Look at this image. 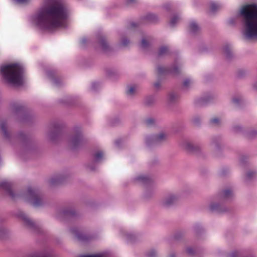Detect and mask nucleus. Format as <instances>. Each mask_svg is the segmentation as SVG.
<instances>
[{
    "label": "nucleus",
    "instance_id": "23",
    "mask_svg": "<svg viewBox=\"0 0 257 257\" xmlns=\"http://www.w3.org/2000/svg\"><path fill=\"white\" fill-rule=\"evenodd\" d=\"M232 194V192L230 190H226L224 191L223 195L225 197H228Z\"/></svg>",
    "mask_w": 257,
    "mask_h": 257
},
{
    "label": "nucleus",
    "instance_id": "16",
    "mask_svg": "<svg viewBox=\"0 0 257 257\" xmlns=\"http://www.w3.org/2000/svg\"><path fill=\"white\" fill-rule=\"evenodd\" d=\"M179 21V18L178 17H173L170 22V24L171 26L173 27L175 25L178 23Z\"/></svg>",
    "mask_w": 257,
    "mask_h": 257
},
{
    "label": "nucleus",
    "instance_id": "4",
    "mask_svg": "<svg viewBox=\"0 0 257 257\" xmlns=\"http://www.w3.org/2000/svg\"><path fill=\"white\" fill-rule=\"evenodd\" d=\"M23 197L27 201L33 203L35 206H40L42 204V199L39 191L32 187H29Z\"/></svg>",
    "mask_w": 257,
    "mask_h": 257
},
{
    "label": "nucleus",
    "instance_id": "9",
    "mask_svg": "<svg viewBox=\"0 0 257 257\" xmlns=\"http://www.w3.org/2000/svg\"><path fill=\"white\" fill-rule=\"evenodd\" d=\"M167 136L165 134L161 133L155 137L154 140V142L156 143H160L165 140Z\"/></svg>",
    "mask_w": 257,
    "mask_h": 257
},
{
    "label": "nucleus",
    "instance_id": "20",
    "mask_svg": "<svg viewBox=\"0 0 257 257\" xmlns=\"http://www.w3.org/2000/svg\"><path fill=\"white\" fill-rule=\"evenodd\" d=\"M149 46V43L146 39H143L141 42V47L143 49H146Z\"/></svg>",
    "mask_w": 257,
    "mask_h": 257
},
{
    "label": "nucleus",
    "instance_id": "38",
    "mask_svg": "<svg viewBox=\"0 0 257 257\" xmlns=\"http://www.w3.org/2000/svg\"><path fill=\"white\" fill-rule=\"evenodd\" d=\"M102 46L104 49H105L107 46L106 43L104 41H102Z\"/></svg>",
    "mask_w": 257,
    "mask_h": 257
},
{
    "label": "nucleus",
    "instance_id": "26",
    "mask_svg": "<svg viewBox=\"0 0 257 257\" xmlns=\"http://www.w3.org/2000/svg\"><path fill=\"white\" fill-rule=\"evenodd\" d=\"M219 205L217 204H211L210 206V208L211 210H218Z\"/></svg>",
    "mask_w": 257,
    "mask_h": 257
},
{
    "label": "nucleus",
    "instance_id": "35",
    "mask_svg": "<svg viewBox=\"0 0 257 257\" xmlns=\"http://www.w3.org/2000/svg\"><path fill=\"white\" fill-rule=\"evenodd\" d=\"M240 99L239 98H234L232 99V101L234 103H238L240 101Z\"/></svg>",
    "mask_w": 257,
    "mask_h": 257
},
{
    "label": "nucleus",
    "instance_id": "28",
    "mask_svg": "<svg viewBox=\"0 0 257 257\" xmlns=\"http://www.w3.org/2000/svg\"><path fill=\"white\" fill-rule=\"evenodd\" d=\"M139 180L142 181L143 182H146L148 179L147 177L144 176H139L138 178Z\"/></svg>",
    "mask_w": 257,
    "mask_h": 257
},
{
    "label": "nucleus",
    "instance_id": "36",
    "mask_svg": "<svg viewBox=\"0 0 257 257\" xmlns=\"http://www.w3.org/2000/svg\"><path fill=\"white\" fill-rule=\"evenodd\" d=\"M230 257H238V254L237 252H234L230 254Z\"/></svg>",
    "mask_w": 257,
    "mask_h": 257
},
{
    "label": "nucleus",
    "instance_id": "40",
    "mask_svg": "<svg viewBox=\"0 0 257 257\" xmlns=\"http://www.w3.org/2000/svg\"><path fill=\"white\" fill-rule=\"evenodd\" d=\"M131 26H132V27H136V24L135 23H131Z\"/></svg>",
    "mask_w": 257,
    "mask_h": 257
},
{
    "label": "nucleus",
    "instance_id": "12",
    "mask_svg": "<svg viewBox=\"0 0 257 257\" xmlns=\"http://www.w3.org/2000/svg\"><path fill=\"white\" fill-rule=\"evenodd\" d=\"M176 198L173 195H171L167 198L164 202V204L166 205H170L173 204L176 200Z\"/></svg>",
    "mask_w": 257,
    "mask_h": 257
},
{
    "label": "nucleus",
    "instance_id": "34",
    "mask_svg": "<svg viewBox=\"0 0 257 257\" xmlns=\"http://www.w3.org/2000/svg\"><path fill=\"white\" fill-rule=\"evenodd\" d=\"M137 0H127V4L131 5L136 3Z\"/></svg>",
    "mask_w": 257,
    "mask_h": 257
},
{
    "label": "nucleus",
    "instance_id": "13",
    "mask_svg": "<svg viewBox=\"0 0 257 257\" xmlns=\"http://www.w3.org/2000/svg\"><path fill=\"white\" fill-rule=\"evenodd\" d=\"M103 156V153L101 151H98L96 152L94 155L95 161L97 162L100 161Z\"/></svg>",
    "mask_w": 257,
    "mask_h": 257
},
{
    "label": "nucleus",
    "instance_id": "25",
    "mask_svg": "<svg viewBox=\"0 0 257 257\" xmlns=\"http://www.w3.org/2000/svg\"><path fill=\"white\" fill-rule=\"evenodd\" d=\"M154 122V121L153 119L152 118H149V119H147L146 121H145V123L146 124L149 126V125H151V124H153Z\"/></svg>",
    "mask_w": 257,
    "mask_h": 257
},
{
    "label": "nucleus",
    "instance_id": "1",
    "mask_svg": "<svg viewBox=\"0 0 257 257\" xmlns=\"http://www.w3.org/2000/svg\"><path fill=\"white\" fill-rule=\"evenodd\" d=\"M68 16V9L60 0H44L33 21L41 29L52 30L64 27Z\"/></svg>",
    "mask_w": 257,
    "mask_h": 257
},
{
    "label": "nucleus",
    "instance_id": "7",
    "mask_svg": "<svg viewBox=\"0 0 257 257\" xmlns=\"http://www.w3.org/2000/svg\"><path fill=\"white\" fill-rule=\"evenodd\" d=\"M82 137L80 134H76L71 140V145L73 148L77 147L81 143Z\"/></svg>",
    "mask_w": 257,
    "mask_h": 257
},
{
    "label": "nucleus",
    "instance_id": "6",
    "mask_svg": "<svg viewBox=\"0 0 257 257\" xmlns=\"http://www.w3.org/2000/svg\"><path fill=\"white\" fill-rule=\"evenodd\" d=\"M19 216L20 218L24 221L25 223L27 226L31 227H33L35 226V223L34 222L30 220L24 213H20Z\"/></svg>",
    "mask_w": 257,
    "mask_h": 257
},
{
    "label": "nucleus",
    "instance_id": "17",
    "mask_svg": "<svg viewBox=\"0 0 257 257\" xmlns=\"http://www.w3.org/2000/svg\"><path fill=\"white\" fill-rule=\"evenodd\" d=\"M28 257H53L52 255L50 254H31Z\"/></svg>",
    "mask_w": 257,
    "mask_h": 257
},
{
    "label": "nucleus",
    "instance_id": "39",
    "mask_svg": "<svg viewBox=\"0 0 257 257\" xmlns=\"http://www.w3.org/2000/svg\"><path fill=\"white\" fill-rule=\"evenodd\" d=\"M154 86L156 88H158L160 87V83L159 82H156L154 84Z\"/></svg>",
    "mask_w": 257,
    "mask_h": 257
},
{
    "label": "nucleus",
    "instance_id": "8",
    "mask_svg": "<svg viewBox=\"0 0 257 257\" xmlns=\"http://www.w3.org/2000/svg\"><path fill=\"white\" fill-rule=\"evenodd\" d=\"M0 132L5 138L8 137V133L7 131L6 122L5 121H0Z\"/></svg>",
    "mask_w": 257,
    "mask_h": 257
},
{
    "label": "nucleus",
    "instance_id": "21",
    "mask_svg": "<svg viewBox=\"0 0 257 257\" xmlns=\"http://www.w3.org/2000/svg\"><path fill=\"white\" fill-rule=\"evenodd\" d=\"M220 120L218 118L214 117L210 120V123L214 125H217L219 123Z\"/></svg>",
    "mask_w": 257,
    "mask_h": 257
},
{
    "label": "nucleus",
    "instance_id": "5",
    "mask_svg": "<svg viewBox=\"0 0 257 257\" xmlns=\"http://www.w3.org/2000/svg\"><path fill=\"white\" fill-rule=\"evenodd\" d=\"M0 188L5 189L8 194L12 197H14V194L12 190L11 184L6 181L0 183Z\"/></svg>",
    "mask_w": 257,
    "mask_h": 257
},
{
    "label": "nucleus",
    "instance_id": "29",
    "mask_svg": "<svg viewBox=\"0 0 257 257\" xmlns=\"http://www.w3.org/2000/svg\"><path fill=\"white\" fill-rule=\"evenodd\" d=\"M191 83V81L189 79L185 80L183 82V85L185 87H188Z\"/></svg>",
    "mask_w": 257,
    "mask_h": 257
},
{
    "label": "nucleus",
    "instance_id": "18",
    "mask_svg": "<svg viewBox=\"0 0 257 257\" xmlns=\"http://www.w3.org/2000/svg\"><path fill=\"white\" fill-rule=\"evenodd\" d=\"M219 7V5L215 3H212L210 5V9L212 12H215Z\"/></svg>",
    "mask_w": 257,
    "mask_h": 257
},
{
    "label": "nucleus",
    "instance_id": "42",
    "mask_svg": "<svg viewBox=\"0 0 257 257\" xmlns=\"http://www.w3.org/2000/svg\"><path fill=\"white\" fill-rule=\"evenodd\" d=\"M51 183H54L53 181L52 180Z\"/></svg>",
    "mask_w": 257,
    "mask_h": 257
},
{
    "label": "nucleus",
    "instance_id": "33",
    "mask_svg": "<svg viewBox=\"0 0 257 257\" xmlns=\"http://www.w3.org/2000/svg\"><path fill=\"white\" fill-rule=\"evenodd\" d=\"M254 174V173L253 172H248L247 174V178H248V179L251 178L252 177V176Z\"/></svg>",
    "mask_w": 257,
    "mask_h": 257
},
{
    "label": "nucleus",
    "instance_id": "19",
    "mask_svg": "<svg viewBox=\"0 0 257 257\" xmlns=\"http://www.w3.org/2000/svg\"><path fill=\"white\" fill-rule=\"evenodd\" d=\"M158 73L159 74L161 75L167 72L168 70L162 67H159L157 69Z\"/></svg>",
    "mask_w": 257,
    "mask_h": 257
},
{
    "label": "nucleus",
    "instance_id": "15",
    "mask_svg": "<svg viewBox=\"0 0 257 257\" xmlns=\"http://www.w3.org/2000/svg\"><path fill=\"white\" fill-rule=\"evenodd\" d=\"M168 49L166 47H161L159 52V55L162 56L164 54H166L168 53Z\"/></svg>",
    "mask_w": 257,
    "mask_h": 257
},
{
    "label": "nucleus",
    "instance_id": "10",
    "mask_svg": "<svg viewBox=\"0 0 257 257\" xmlns=\"http://www.w3.org/2000/svg\"><path fill=\"white\" fill-rule=\"evenodd\" d=\"M72 232L74 234H75L77 238L79 240L84 241L87 239V236L82 234L78 230H73Z\"/></svg>",
    "mask_w": 257,
    "mask_h": 257
},
{
    "label": "nucleus",
    "instance_id": "41",
    "mask_svg": "<svg viewBox=\"0 0 257 257\" xmlns=\"http://www.w3.org/2000/svg\"><path fill=\"white\" fill-rule=\"evenodd\" d=\"M255 88L257 89V84L255 85Z\"/></svg>",
    "mask_w": 257,
    "mask_h": 257
},
{
    "label": "nucleus",
    "instance_id": "37",
    "mask_svg": "<svg viewBox=\"0 0 257 257\" xmlns=\"http://www.w3.org/2000/svg\"><path fill=\"white\" fill-rule=\"evenodd\" d=\"M187 252L188 253L191 254L193 253V250L191 248H188L187 249Z\"/></svg>",
    "mask_w": 257,
    "mask_h": 257
},
{
    "label": "nucleus",
    "instance_id": "30",
    "mask_svg": "<svg viewBox=\"0 0 257 257\" xmlns=\"http://www.w3.org/2000/svg\"><path fill=\"white\" fill-rule=\"evenodd\" d=\"M155 255L156 252L154 250H152L148 253V257H154Z\"/></svg>",
    "mask_w": 257,
    "mask_h": 257
},
{
    "label": "nucleus",
    "instance_id": "27",
    "mask_svg": "<svg viewBox=\"0 0 257 257\" xmlns=\"http://www.w3.org/2000/svg\"><path fill=\"white\" fill-rule=\"evenodd\" d=\"M176 95L173 93H171L169 94V98L171 101H174L175 99Z\"/></svg>",
    "mask_w": 257,
    "mask_h": 257
},
{
    "label": "nucleus",
    "instance_id": "22",
    "mask_svg": "<svg viewBox=\"0 0 257 257\" xmlns=\"http://www.w3.org/2000/svg\"><path fill=\"white\" fill-rule=\"evenodd\" d=\"M78 257H103L101 254H94V255H80Z\"/></svg>",
    "mask_w": 257,
    "mask_h": 257
},
{
    "label": "nucleus",
    "instance_id": "2",
    "mask_svg": "<svg viewBox=\"0 0 257 257\" xmlns=\"http://www.w3.org/2000/svg\"><path fill=\"white\" fill-rule=\"evenodd\" d=\"M240 14L243 17V35L247 39H257V5L249 4L244 6Z\"/></svg>",
    "mask_w": 257,
    "mask_h": 257
},
{
    "label": "nucleus",
    "instance_id": "24",
    "mask_svg": "<svg viewBox=\"0 0 257 257\" xmlns=\"http://www.w3.org/2000/svg\"><path fill=\"white\" fill-rule=\"evenodd\" d=\"M185 148L188 151H193V146L191 144L187 143L186 144Z\"/></svg>",
    "mask_w": 257,
    "mask_h": 257
},
{
    "label": "nucleus",
    "instance_id": "31",
    "mask_svg": "<svg viewBox=\"0 0 257 257\" xmlns=\"http://www.w3.org/2000/svg\"><path fill=\"white\" fill-rule=\"evenodd\" d=\"M18 3L20 4H26L28 3L30 0H16Z\"/></svg>",
    "mask_w": 257,
    "mask_h": 257
},
{
    "label": "nucleus",
    "instance_id": "11",
    "mask_svg": "<svg viewBox=\"0 0 257 257\" xmlns=\"http://www.w3.org/2000/svg\"><path fill=\"white\" fill-rule=\"evenodd\" d=\"M189 29L192 33H196L198 31L199 27L195 22H191L189 25Z\"/></svg>",
    "mask_w": 257,
    "mask_h": 257
},
{
    "label": "nucleus",
    "instance_id": "14",
    "mask_svg": "<svg viewBox=\"0 0 257 257\" xmlns=\"http://www.w3.org/2000/svg\"><path fill=\"white\" fill-rule=\"evenodd\" d=\"M136 91V87L134 86H131L129 87L128 89L126 91L127 95L132 96L133 95Z\"/></svg>",
    "mask_w": 257,
    "mask_h": 257
},
{
    "label": "nucleus",
    "instance_id": "3",
    "mask_svg": "<svg viewBox=\"0 0 257 257\" xmlns=\"http://www.w3.org/2000/svg\"><path fill=\"white\" fill-rule=\"evenodd\" d=\"M0 71L9 83L15 85H20L22 83L24 69L20 65L13 64L2 66Z\"/></svg>",
    "mask_w": 257,
    "mask_h": 257
},
{
    "label": "nucleus",
    "instance_id": "32",
    "mask_svg": "<svg viewBox=\"0 0 257 257\" xmlns=\"http://www.w3.org/2000/svg\"><path fill=\"white\" fill-rule=\"evenodd\" d=\"M128 43V41H127V39H125L123 40V41H122L121 44H122V45L125 46L127 45Z\"/></svg>",
    "mask_w": 257,
    "mask_h": 257
}]
</instances>
